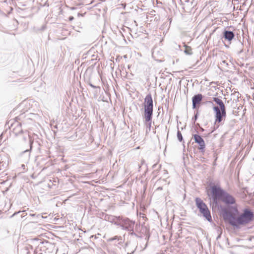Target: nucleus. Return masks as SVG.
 <instances>
[{
  "label": "nucleus",
  "mask_w": 254,
  "mask_h": 254,
  "mask_svg": "<svg viewBox=\"0 0 254 254\" xmlns=\"http://www.w3.org/2000/svg\"><path fill=\"white\" fill-rule=\"evenodd\" d=\"M212 198L213 203L217 204L221 200L227 205L234 204L236 200L235 198L220 186L213 185L211 187Z\"/></svg>",
  "instance_id": "2"
},
{
  "label": "nucleus",
  "mask_w": 254,
  "mask_h": 254,
  "mask_svg": "<svg viewBox=\"0 0 254 254\" xmlns=\"http://www.w3.org/2000/svg\"><path fill=\"white\" fill-rule=\"evenodd\" d=\"M195 142L199 145L198 149L201 152H204L205 143L203 139L198 134H195L193 135Z\"/></svg>",
  "instance_id": "7"
},
{
  "label": "nucleus",
  "mask_w": 254,
  "mask_h": 254,
  "mask_svg": "<svg viewBox=\"0 0 254 254\" xmlns=\"http://www.w3.org/2000/svg\"><path fill=\"white\" fill-rule=\"evenodd\" d=\"M23 140H27V138H26V137L24 136V137H23Z\"/></svg>",
  "instance_id": "24"
},
{
  "label": "nucleus",
  "mask_w": 254,
  "mask_h": 254,
  "mask_svg": "<svg viewBox=\"0 0 254 254\" xmlns=\"http://www.w3.org/2000/svg\"><path fill=\"white\" fill-rule=\"evenodd\" d=\"M197 118V114H196L195 116H194V121H196V119Z\"/></svg>",
  "instance_id": "21"
},
{
  "label": "nucleus",
  "mask_w": 254,
  "mask_h": 254,
  "mask_svg": "<svg viewBox=\"0 0 254 254\" xmlns=\"http://www.w3.org/2000/svg\"><path fill=\"white\" fill-rule=\"evenodd\" d=\"M169 20L170 21V22H171V18H170V19H169Z\"/></svg>",
  "instance_id": "28"
},
{
  "label": "nucleus",
  "mask_w": 254,
  "mask_h": 254,
  "mask_svg": "<svg viewBox=\"0 0 254 254\" xmlns=\"http://www.w3.org/2000/svg\"><path fill=\"white\" fill-rule=\"evenodd\" d=\"M200 129L201 131H204V129L203 128L200 127Z\"/></svg>",
  "instance_id": "25"
},
{
  "label": "nucleus",
  "mask_w": 254,
  "mask_h": 254,
  "mask_svg": "<svg viewBox=\"0 0 254 254\" xmlns=\"http://www.w3.org/2000/svg\"><path fill=\"white\" fill-rule=\"evenodd\" d=\"M127 231L130 232V234L131 235H135V234L134 233V232L133 231V229L132 230H128Z\"/></svg>",
  "instance_id": "20"
},
{
  "label": "nucleus",
  "mask_w": 254,
  "mask_h": 254,
  "mask_svg": "<svg viewBox=\"0 0 254 254\" xmlns=\"http://www.w3.org/2000/svg\"><path fill=\"white\" fill-rule=\"evenodd\" d=\"M185 50H184V52L186 55H191L192 54V49L190 47L185 45Z\"/></svg>",
  "instance_id": "15"
},
{
  "label": "nucleus",
  "mask_w": 254,
  "mask_h": 254,
  "mask_svg": "<svg viewBox=\"0 0 254 254\" xmlns=\"http://www.w3.org/2000/svg\"><path fill=\"white\" fill-rule=\"evenodd\" d=\"M143 105L144 109L143 115H153V103L151 94L146 96Z\"/></svg>",
  "instance_id": "5"
},
{
  "label": "nucleus",
  "mask_w": 254,
  "mask_h": 254,
  "mask_svg": "<svg viewBox=\"0 0 254 254\" xmlns=\"http://www.w3.org/2000/svg\"><path fill=\"white\" fill-rule=\"evenodd\" d=\"M213 101L218 105L219 110H226L225 106L222 100L217 97H213Z\"/></svg>",
  "instance_id": "13"
},
{
  "label": "nucleus",
  "mask_w": 254,
  "mask_h": 254,
  "mask_svg": "<svg viewBox=\"0 0 254 254\" xmlns=\"http://www.w3.org/2000/svg\"><path fill=\"white\" fill-rule=\"evenodd\" d=\"M115 225L124 230H132L134 229V222L128 218L120 216H118V221L115 222Z\"/></svg>",
  "instance_id": "4"
},
{
  "label": "nucleus",
  "mask_w": 254,
  "mask_h": 254,
  "mask_svg": "<svg viewBox=\"0 0 254 254\" xmlns=\"http://www.w3.org/2000/svg\"><path fill=\"white\" fill-rule=\"evenodd\" d=\"M202 99V95L201 94L195 95L192 98V107L196 108V105L200 103Z\"/></svg>",
  "instance_id": "10"
},
{
  "label": "nucleus",
  "mask_w": 254,
  "mask_h": 254,
  "mask_svg": "<svg viewBox=\"0 0 254 254\" xmlns=\"http://www.w3.org/2000/svg\"><path fill=\"white\" fill-rule=\"evenodd\" d=\"M30 216L34 217H36L35 220L37 219H41L43 218V216L41 214H39L37 215H36V214H30Z\"/></svg>",
  "instance_id": "16"
},
{
  "label": "nucleus",
  "mask_w": 254,
  "mask_h": 254,
  "mask_svg": "<svg viewBox=\"0 0 254 254\" xmlns=\"http://www.w3.org/2000/svg\"><path fill=\"white\" fill-rule=\"evenodd\" d=\"M185 0V1H186V2H188V1H189V0Z\"/></svg>",
  "instance_id": "26"
},
{
  "label": "nucleus",
  "mask_w": 254,
  "mask_h": 254,
  "mask_svg": "<svg viewBox=\"0 0 254 254\" xmlns=\"http://www.w3.org/2000/svg\"><path fill=\"white\" fill-rule=\"evenodd\" d=\"M73 17L71 16V17H69V20H70V21H71V20H73Z\"/></svg>",
  "instance_id": "22"
},
{
  "label": "nucleus",
  "mask_w": 254,
  "mask_h": 254,
  "mask_svg": "<svg viewBox=\"0 0 254 254\" xmlns=\"http://www.w3.org/2000/svg\"><path fill=\"white\" fill-rule=\"evenodd\" d=\"M90 86H91V87H92L93 88H96V87H95V86H94L93 85H92V84H90Z\"/></svg>",
  "instance_id": "23"
},
{
  "label": "nucleus",
  "mask_w": 254,
  "mask_h": 254,
  "mask_svg": "<svg viewBox=\"0 0 254 254\" xmlns=\"http://www.w3.org/2000/svg\"><path fill=\"white\" fill-rule=\"evenodd\" d=\"M223 216L224 220L232 226L239 228L240 225L249 223L252 221L254 218V213L248 209H245L244 212L237 218L231 212L224 210L223 211Z\"/></svg>",
  "instance_id": "1"
},
{
  "label": "nucleus",
  "mask_w": 254,
  "mask_h": 254,
  "mask_svg": "<svg viewBox=\"0 0 254 254\" xmlns=\"http://www.w3.org/2000/svg\"><path fill=\"white\" fill-rule=\"evenodd\" d=\"M153 115H143L144 118V124L146 127V132H148L151 130L152 120Z\"/></svg>",
  "instance_id": "8"
},
{
  "label": "nucleus",
  "mask_w": 254,
  "mask_h": 254,
  "mask_svg": "<svg viewBox=\"0 0 254 254\" xmlns=\"http://www.w3.org/2000/svg\"><path fill=\"white\" fill-rule=\"evenodd\" d=\"M177 137L179 141L181 142L183 140V137L181 131L178 130L177 131Z\"/></svg>",
  "instance_id": "17"
},
{
  "label": "nucleus",
  "mask_w": 254,
  "mask_h": 254,
  "mask_svg": "<svg viewBox=\"0 0 254 254\" xmlns=\"http://www.w3.org/2000/svg\"><path fill=\"white\" fill-rule=\"evenodd\" d=\"M235 36L233 32L228 30H225L223 32V37L225 40L231 41Z\"/></svg>",
  "instance_id": "11"
},
{
  "label": "nucleus",
  "mask_w": 254,
  "mask_h": 254,
  "mask_svg": "<svg viewBox=\"0 0 254 254\" xmlns=\"http://www.w3.org/2000/svg\"><path fill=\"white\" fill-rule=\"evenodd\" d=\"M24 212H25L24 211H18V212H15V213H14V214L11 216V217H13V216H14V215H16V214H17L19 213L22 212L23 213H22V214L21 215V218H23V217H24V216L26 215V214H25Z\"/></svg>",
  "instance_id": "19"
},
{
  "label": "nucleus",
  "mask_w": 254,
  "mask_h": 254,
  "mask_svg": "<svg viewBox=\"0 0 254 254\" xmlns=\"http://www.w3.org/2000/svg\"><path fill=\"white\" fill-rule=\"evenodd\" d=\"M103 216H104V219L106 221H109L111 223H114L115 225V222L118 221V217L115 216L111 215L109 214H103Z\"/></svg>",
  "instance_id": "12"
},
{
  "label": "nucleus",
  "mask_w": 254,
  "mask_h": 254,
  "mask_svg": "<svg viewBox=\"0 0 254 254\" xmlns=\"http://www.w3.org/2000/svg\"><path fill=\"white\" fill-rule=\"evenodd\" d=\"M195 201L196 206L199 209L202 216L205 217L207 221L211 222L212 221V218L210 212L206 204L199 197L195 198Z\"/></svg>",
  "instance_id": "3"
},
{
  "label": "nucleus",
  "mask_w": 254,
  "mask_h": 254,
  "mask_svg": "<svg viewBox=\"0 0 254 254\" xmlns=\"http://www.w3.org/2000/svg\"><path fill=\"white\" fill-rule=\"evenodd\" d=\"M71 9H75V8H74V7H72V8H71Z\"/></svg>",
  "instance_id": "27"
},
{
  "label": "nucleus",
  "mask_w": 254,
  "mask_h": 254,
  "mask_svg": "<svg viewBox=\"0 0 254 254\" xmlns=\"http://www.w3.org/2000/svg\"><path fill=\"white\" fill-rule=\"evenodd\" d=\"M28 136L30 148H29V149H26L25 151H23L24 153L26 152H30L32 149V144L33 143V139H32L31 138V137L29 134L28 135Z\"/></svg>",
  "instance_id": "14"
},
{
  "label": "nucleus",
  "mask_w": 254,
  "mask_h": 254,
  "mask_svg": "<svg viewBox=\"0 0 254 254\" xmlns=\"http://www.w3.org/2000/svg\"><path fill=\"white\" fill-rule=\"evenodd\" d=\"M115 240H118V241H120V240L121 241L122 239L121 237L115 236L113 238H110L109 239V241H113Z\"/></svg>",
  "instance_id": "18"
},
{
  "label": "nucleus",
  "mask_w": 254,
  "mask_h": 254,
  "mask_svg": "<svg viewBox=\"0 0 254 254\" xmlns=\"http://www.w3.org/2000/svg\"><path fill=\"white\" fill-rule=\"evenodd\" d=\"M10 130L15 135H17L20 133L23 132L21 124L18 122H16L11 126Z\"/></svg>",
  "instance_id": "9"
},
{
  "label": "nucleus",
  "mask_w": 254,
  "mask_h": 254,
  "mask_svg": "<svg viewBox=\"0 0 254 254\" xmlns=\"http://www.w3.org/2000/svg\"><path fill=\"white\" fill-rule=\"evenodd\" d=\"M213 110L215 113V127L214 129L217 128L219 125H217L218 123H220L223 118H225L226 116V110H219V108L218 106H214L213 108Z\"/></svg>",
  "instance_id": "6"
}]
</instances>
